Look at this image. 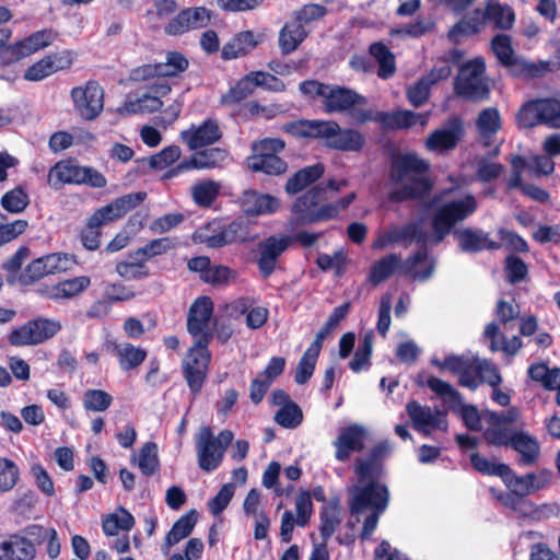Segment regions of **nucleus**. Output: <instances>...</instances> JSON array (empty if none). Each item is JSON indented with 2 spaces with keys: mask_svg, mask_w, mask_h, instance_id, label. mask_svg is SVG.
<instances>
[{
  "mask_svg": "<svg viewBox=\"0 0 560 560\" xmlns=\"http://www.w3.org/2000/svg\"><path fill=\"white\" fill-rule=\"evenodd\" d=\"M366 430L360 424H349L342 428L332 442L335 446V458L338 462H347L352 453H360L364 450Z\"/></svg>",
  "mask_w": 560,
  "mask_h": 560,
  "instance_id": "24",
  "label": "nucleus"
},
{
  "mask_svg": "<svg viewBox=\"0 0 560 560\" xmlns=\"http://www.w3.org/2000/svg\"><path fill=\"white\" fill-rule=\"evenodd\" d=\"M458 246L464 253H478L483 249L497 250L501 248V243L489 238L488 233L481 230L466 228L455 232Z\"/></svg>",
  "mask_w": 560,
  "mask_h": 560,
  "instance_id": "32",
  "label": "nucleus"
},
{
  "mask_svg": "<svg viewBox=\"0 0 560 560\" xmlns=\"http://www.w3.org/2000/svg\"><path fill=\"white\" fill-rule=\"evenodd\" d=\"M71 98L78 115L85 120H93L104 108V91L97 81L90 80L84 86H74Z\"/></svg>",
  "mask_w": 560,
  "mask_h": 560,
  "instance_id": "14",
  "label": "nucleus"
},
{
  "mask_svg": "<svg viewBox=\"0 0 560 560\" xmlns=\"http://www.w3.org/2000/svg\"><path fill=\"white\" fill-rule=\"evenodd\" d=\"M223 133L215 119L207 118L200 125H191L180 132L182 141L189 150H198L219 142Z\"/></svg>",
  "mask_w": 560,
  "mask_h": 560,
  "instance_id": "23",
  "label": "nucleus"
},
{
  "mask_svg": "<svg viewBox=\"0 0 560 560\" xmlns=\"http://www.w3.org/2000/svg\"><path fill=\"white\" fill-rule=\"evenodd\" d=\"M389 491L386 485L370 480L364 486L354 487L349 502L351 514H360L366 510L384 512L388 505Z\"/></svg>",
  "mask_w": 560,
  "mask_h": 560,
  "instance_id": "13",
  "label": "nucleus"
},
{
  "mask_svg": "<svg viewBox=\"0 0 560 560\" xmlns=\"http://www.w3.org/2000/svg\"><path fill=\"white\" fill-rule=\"evenodd\" d=\"M118 511L120 514H107L102 521L103 533L108 537L118 535L119 530L130 532L136 525L133 515L127 509L119 506Z\"/></svg>",
  "mask_w": 560,
  "mask_h": 560,
  "instance_id": "41",
  "label": "nucleus"
},
{
  "mask_svg": "<svg viewBox=\"0 0 560 560\" xmlns=\"http://www.w3.org/2000/svg\"><path fill=\"white\" fill-rule=\"evenodd\" d=\"M430 163L415 152L398 153L390 159V180L395 184L409 178L408 183L389 191L388 199L394 203L407 200H420L427 197L433 188L431 179L427 176Z\"/></svg>",
  "mask_w": 560,
  "mask_h": 560,
  "instance_id": "1",
  "label": "nucleus"
},
{
  "mask_svg": "<svg viewBox=\"0 0 560 560\" xmlns=\"http://www.w3.org/2000/svg\"><path fill=\"white\" fill-rule=\"evenodd\" d=\"M504 272L506 280L511 284H516L527 278L528 267L521 257L516 255H509L504 261Z\"/></svg>",
  "mask_w": 560,
  "mask_h": 560,
  "instance_id": "55",
  "label": "nucleus"
},
{
  "mask_svg": "<svg viewBox=\"0 0 560 560\" xmlns=\"http://www.w3.org/2000/svg\"><path fill=\"white\" fill-rule=\"evenodd\" d=\"M537 100L524 103L516 114V122L520 128L530 129L540 125Z\"/></svg>",
  "mask_w": 560,
  "mask_h": 560,
  "instance_id": "59",
  "label": "nucleus"
},
{
  "mask_svg": "<svg viewBox=\"0 0 560 560\" xmlns=\"http://www.w3.org/2000/svg\"><path fill=\"white\" fill-rule=\"evenodd\" d=\"M469 459L472 468L485 476H495L503 480L504 476L510 474L508 464L489 460L478 452L471 453Z\"/></svg>",
  "mask_w": 560,
  "mask_h": 560,
  "instance_id": "47",
  "label": "nucleus"
},
{
  "mask_svg": "<svg viewBox=\"0 0 560 560\" xmlns=\"http://www.w3.org/2000/svg\"><path fill=\"white\" fill-rule=\"evenodd\" d=\"M90 284L91 279L88 276H79L59 281L51 289V298L56 300L72 299L85 291Z\"/></svg>",
  "mask_w": 560,
  "mask_h": 560,
  "instance_id": "44",
  "label": "nucleus"
},
{
  "mask_svg": "<svg viewBox=\"0 0 560 560\" xmlns=\"http://www.w3.org/2000/svg\"><path fill=\"white\" fill-rule=\"evenodd\" d=\"M283 130L295 138L320 140L326 148L340 152H360L366 144L360 130L341 128L335 120L300 119L285 124Z\"/></svg>",
  "mask_w": 560,
  "mask_h": 560,
  "instance_id": "2",
  "label": "nucleus"
},
{
  "mask_svg": "<svg viewBox=\"0 0 560 560\" xmlns=\"http://www.w3.org/2000/svg\"><path fill=\"white\" fill-rule=\"evenodd\" d=\"M511 448L520 454V466H534L540 455V446L535 438L524 431L514 432V441Z\"/></svg>",
  "mask_w": 560,
  "mask_h": 560,
  "instance_id": "36",
  "label": "nucleus"
},
{
  "mask_svg": "<svg viewBox=\"0 0 560 560\" xmlns=\"http://www.w3.org/2000/svg\"><path fill=\"white\" fill-rule=\"evenodd\" d=\"M477 128L482 136H492L501 129V117L498 108L482 109L477 118Z\"/></svg>",
  "mask_w": 560,
  "mask_h": 560,
  "instance_id": "51",
  "label": "nucleus"
},
{
  "mask_svg": "<svg viewBox=\"0 0 560 560\" xmlns=\"http://www.w3.org/2000/svg\"><path fill=\"white\" fill-rule=\"evenodd\" d=\"M501 382L498 369L477 357L468 358L458 375V384L470 390H476L483 383L498 387Z\"/></svg>",
  "mask_w": 560,
  "mask_h": 560,
  "instance_id": "17",
  "label": "nucleus"
},
{
  "mask_svg": "<svg viewBox=\"0 0 560 560\" xmlns=\"http://www.w3.org/2000/svg\"><path fill=\"white\" fill-rule=\"evenodd\" d=\"M213 316V302L211 298L202 295L198 296L190 305L187 314V331L194 340L208 338L213 339V327L211 318Z\"/></svg>",
  "mask_w": 560,
  "mask_h": 560,
  "instance_id": "18",
  "label": "nucleus"
},
{
  "mask_svg": "<svg viewBox=\"0 0 560 560\" xmlns=\"http://www.w3.org/2000/svg\"><path fill=\"white\" fill-rule=\"evenodd\" d=\"M48 184L56 190L65 185H86L91 188H104L106 177L92 166H81L74 160H61L48 172Z\"/></svg>",
  "mask_w": 560,
  "mask_h": 560,
  "instance_id": "6",
  "label": "nucleus"
},
{
  "mask_svg": "<svg viewBox=\"0 0 560 560\" xmlns=\"http://www.w3.org/2000/svg\"><path fill=\"white\" fill-rule=\"evenodd\" d=\"M19 475V467L13 460L0 457V492L11 490L16 485Z\"/></svg>",
  "mask_w": 560,
  "mask_h": 560,
  "instance_id": "62",
  "label": "nucleus"
},
{
  "mask_svg": "<svg viewBox=\"0 0 560 560\" xmlns=\"http://www.w3.org/2000/svg\"><path fill=\"white\" fill-rule=\"evenodd\" d=\"M35 556L36 548L20 535H13L0 545V560H33Z\"/></svg>",
  "mask_w": 560,
  "mask_h": 560,
  "instance_id": "37",
  "label": "nucleus"
},
{
  "mask_svg": "<svg viewBox=\"0 0 560 560\" xmlns=\"http://www.w3.org/2000/svg\"><path fill=\"white\" fill-rule=\"evenodd\" d=\"M369 55L377 62V75L383 80L392 78L396 72L394 52L383 42H374L369 46Z\"/></svg>",
  "mask_w": 560,
  "mask_h": 560,
  "instance_id": "38",
  "label": "nucleus"
},
{
  "mask_svg": "<svg viewBox=\"0 0 560 560\" xmlns=\"http://www.w3.org/2000/svg\"><path fill=\"white\" fill-rule=\"evenodd\" d=\"M233 438L234 434L231 430H222L214 436L210 427H202L196 436V448L200 469L211 472L219 468Z\"/></svg>",
  "mask_w": 560,
  "mask_h": 560,
  "instance_id": "9",
  "label": "nucleus"
},
{
  "mask_svg": "<svg viewBox=\"0 0 560 560\" xmlns=\"http://www.w3.org/2000/svg\"><path fill=\"white\" fill-rule=\"evenodd\" d=\"M113 400V396L103 389H88L83 394V407L88 411H105L112 406Z\"/></svg>",
  "mask_w": 560,
  "mask_h": 560,
  "instance_id": "49",
  "label": "nucleus"
},
{
  "mask_svg": "<svg viewBox=\"0 0 560 560\" xmlns=\"http://www.w3.org/2000/svg\"><path fill=\"white\" fill-rule=\"evenodd\" d=\"M285 149L284 140L280 138H264L254 141L250 145V155L246 159V165L253 173H261L268 176H281L288 171V163L279 156Z\"/></svg>",
  "mask_w": 560,
  "mask_h": 560,
  "instance_id": "5",
  "label": "nucleus"
},
{
  "mask_svg": "<svg viewBox=\"0 0 560 560\" xmlns=\"http://www.w3.org/2000/svg\"><path fill=\"white\" fill-rule=\"evenodd\" d=\"M195 243L205 244L208 248H221L232 244L229 233L220 221H212L203 224L192 234Z\"/></svg>",
  "mask_w": 560,
  "mask_h": 560,
  "instance_id": "35",
  "label": "nucleus"
},
{
  "mask_svg": "<svg viewBox=\"0 0 560 560\" xmlns=\"http://www.w3.org/2000/svg\"><path fill=\"white\" fill-rule=\"evenodd\" d=\"M56 37L57 33L55 31L50 28H45L34 32L33 34L21 40L27 56H31L32 54L51 45Z\"/></svg>",
  "mask_w": 560,
  "mask_h": 560,
  "instance_id": "50",
  "label": "nucleus"
},
{
  "mask_svg": "<svg viewBox=\"0 0 560 560\" xmlns=\"http://www.w3.org/2000/svg\"><path fill=\"white\" fill-rule=\"evenodd\" d=\"M210 20L211 11L207 8H186L168 21L164 27V31L167 35L177 36L191 30L206 27Z\"/></svg>",
  "mask_w": 560,
  "mask_h": 560,
  "instance_id": "20",
  "label": "nucleus"
},
{
  "mask_svg": "<svg viewBox=\"0 0 560 560\" xmlns=\"http://www.w3.org/2000/svg\"><path fill=\"white\" fill-rule=\"evenodd\" d=\"M425 385L446 402L460 405L462 395L450 383L431 375L427 378Z\"/></svg>",
  "mask_w": 560,
  "mask_h": 560,
  "instance_id": "52",
  "label": "nucleus"
},
{
  "mask_svg": "<svg viewBox=\"0 0 560 560\" xmlns=\"http://www.w3.org/2000/svg\"><path fill=\"white\" fill-rule=\"evenodd\" d=\"M182 155V149L177 144H171L165 147L160 152L151 155L149 165L153 170H165L173 165L175 162L179 160Z\"/></svg>",
  "mask_w": 560,
  "mask_h": 560,
  "instance_id": "56",
  "label": "nucleus"
},
{
  "mask_svg": "<svg viewBox=\"0 0 560 560\" xmlns=\"http://www.w3.org/2000/svg\"><path fill=\"white\" fill-rule=\"evenodd\" d=\"M187 268L191 272L199 273L200 280L211 285H226L236 272L228 266L211 265L208 256H196L188 260Z\"/></svg>",
  "mask_w": 560,
  "mask_h": 560,
  "instance_id": "25",
  "label": "nucleus"
},
{
  "mask_svg": "<svg viewBox=\"0 0 560 560\" xmlns=\"http://www.w3.org/2000/svg\"><path fill=\"white\" fill-rule=\"evenodd\" d=\"M275 421L285 429H295L303 421V412L296 402L282 406L275 415Z\"/></svg>",
  "mask_w": 560,
  "mask_h": 560,
  "instance_id": "53",
  "label": "nucleus"
},
{
  "mask_svg": "<svg viewBox=\"0 0 560 560\" xmlns=\"http://www.w3.org/2000/svg\"><path fill=\"white\" fill-rule=\"evenodd\" d=\"M60 329L58 322L37 317L12 329L8 335V342L14 347L35 346L52 338Z\"/></svg>",
  "mask_w": 560,
  "mask_h": 560,
  "instance_id": "11",
  "label": "nucleus"
},
{
  "mask_svg": "<svg viewBox=\"0 0 560 560\" xmlns=\"http://www.w3.org/2000/svg\"><path fill=\"white\" fill-rule=\"evenodd\" d=\"M368 100L365 96L357 93L354 90L341 85H329L328 91L323 100V109L327 114L352 112L355 105H365Z\"/></svg>",
  "mask_w": 560,
  "mask_h": 560,
  "instance_id": "22",
  "label": "nucleus"
},
{
  "mask_svg": "<svg viewBox=\"0 0 560 560\" xmlns=\"http://www.w3.org/2000/svg\"><path fill=\"white\" fill-rule=\"evenodd\" d=\"M198 521V512L192 509L189 510L187 513L182 515L172 526L171 530L167 533L163 549L165 552L168 551L171 547L179 542L182 539L188 537L194 527L196 526V523Z\"/></svg>",
  "mask_w": 560,
  "mask_h": 560,
  "instance_id": "39",
  "label": "nucleus"
},
{
  "mask_svg": "<svg viewBox=\"0 0 560 560\" xmlns=\"http://www.w3.org/2000/svg\"><path fill=\"white\" fill-rule=\"evenodd\" d=\"M463 122L454 117L448 122V128L436 129L425 140V148L429 151H450L456 148L463 136Z\"/></svg>",
  "mask_w": 560,
  "mask_h": 560,
  "instance_id": "27",
  "label": "nucleus"
},
{
  "mask_svg": "<svg viewBox=\"0 0 560 560\" xmlns=\"http://www.w3.org/2000/svg\"><path fill=\"white\" fill-rule=\"evenodd\" d=\"M291 235H270L257 244L256 264L262 279H268L276 270L278 259L291 246Z\"/></svg>",
  "mask_w": 560,
  "mask_h": 560,
  "instance_id": "15",
  "label": "nucleus"
},
{
  "mask_svg": "<svg viewBox=\"0 0 560 560\" xmlns=\"http://www.w3.org/2000/svg\"><path fill=\"white\" fill-rule=\"evenodd\" d=\"M540 125L560 129V100L556 97L536 98Z\"/></svg>",
  "mask_w": 560,
  "mask_h": 560,
  "instance_id": "46",
  "label": "nucleus"
},
{
  "mask_svg": "<svg viewBox=\"0 0 560 560\" xmlns=\"http://www.w3.org/2000/svg\"><path fill=\"white\" fill-rule=\"evenodd\" d=\"M295 511L296 525L300 527H305L306 525H308L314 512L310 490H301L298 493V495L295 497Z\"/></svg>",
  "mask_w": 560,
  "mask_h": 560,
  "instance_id": "60",
  "label": "nucleus"
},
{
  "mask_svg": "<svg viewBox=\"0 0 560 560\" xmlns=\"http://www.w3.org/2000/svg\"><path fill=\"white\" fill-rule=\"evenodd\" d=\"M155 450L156 444L154 442H147L140 450L138 465L141 472L147 477L154 475L160 468Z\"/></svg>",
  "mask_w": 560,
  "mask_h": 560,
  "instance_id": "57",
  "label": "nucleus"
},
{
  "mask_svg": "<svg viewBox=\"0 0 560 560\" xmlns=\"http://www.w3.org/2000/svg\"><path fill=\"white\" fill-rule=\"evenodd\" d=\"M428 258V249L423 246L421 249L409 256L402 264L397 254H387L376 260L370 268L369 282L378 285L387 280L398 268H401L406 275L411 273L419 264Z\"/></svg>",
  "mask_w": 560,
  "mask_h": 560,
  "instance_id": "12",
  "label": "nucleus"
},
{
  "mask_svg": "<svg viewBox=\"0 0 560 560\" xmlns=\"http://www.w3.org/2000/svg\"><path fill=\"white\" fill-rule=\"evenodd\" d=\"M256 88V82L252 72H249L236 81V83L221 96L220 104L229 106L236 105L252 95Z\"/></svg>",
  "mask_w": 560,
  "mask_h": 560,
  "instance_id": "43",
  "label": "nucleus"
},
{
  "mask_svg": "<svg viewBox=\"0 0 560 560\" xmlns=\"http://www.w3.org/2000/svg\"><path fill=\"white\" fill-rule=\"evenodd\" d=\"M147 194L137 191L120 196L109 203L96 209L86 220L79 232L82 246L89 252H95L101 246L102 228L114 222L144 201Z\"/></svg>",
  "mask_w": 560,
  "mask_h": 560,
  "instance_id": "4",
  "label": "nucleus"
},
{
  "mask_svg": "<svg viewBox=\"0 0 560 560\" xmlns=\"http://www.w3.org/2000/svg\"><path fill=\"white\" fill-rule=\"evenodd\" d=\"M262 39L264 35L256 34L253 31L240 32L223 46L221 57L224 60H232L245 56L255 49Z\"/></svg>",
  "mask_w": 560,
  "mask_h": 560,
  "instance_id": "31",
  "label": "nucleus"
},
{
  "mask_svg": "<svg viewBox=\"0 0 560 560\" xmlns=\"http://www.w3.org/2000/svg\"><path fill=\"white\" fill-rule=\"evenodd\" d=\"M319 533L324 542H327L340 524V503L338 498L330 499L319 511Z\"/></svg>",
  "mask_w": 560,
  "mask_h": 560,
  "instance_id": "40",
  "label": "nucleus"
},
{
  "mask_svg": "<svg viewBox=\"0 0 560 560\" xmlns=\"http://www.w3.org/2000/svg\"><path fill=\"white\" fill-rule=\"evenodd\" d=\"M325 173V165L317 162L298 170L284 184V191L289 196H295L319 180Z\"/></svg>",
  "mask_w": 560,
  "mask_h": 560,
  "instance_id": "30",
  "label": "nucleus"
},
{
  "mask_svg": "<svg viewBox=\"0 0 560 560\" xmlns=\"http://www.w3.org/2000/svg\"><path fill=\"white\" fill-rule=\"evenodd\" d=\"M192 151L194 153L187 156L191 171L221 168L229 159V151L219 147H206Z\"/></svg>",
  "mask_w": 560,
  "mask_h": 560,
  "instance_id": "33",
  "label": "nucleus"
},
{
  "mask_svg": "<svg viewBox=\"0 0 560 560\" xmlns=\"http://www.w3.org/2000/svg\"><path fill=\"white\" fill-rule=\"evenodd\" d=\"M71 257L65 253H51L33 259L24 269L25 283H34L48 275L63 272L69 268Z\"/></svg>",
  "mask_w": 560,
  "mask_h": 560,
  "instance_id": "19",
  "label": "nucleus"
},
{
  "mask_svg": "<svg viewBox=\"0 0 560 560\" xmlns=\"http://www.w3.org/2000/svg\"><path fill=\"white\" fill-rule=\"evenodd\" d=\"M208 338L194 340L182 361V373L190 394L198 396L207 381L211 362Z\"/></svg>",
  "mask_w": 560,
  "mask_h": 560,
  "instance_id": "8",
  "label": "nucleus"
},
{
  "mask_svg": "<svg viewBox=\"0 0 560 560\" xmlns=\"http://www.w3.org/2000/svg\"><path fill=\"white\" fill-rule=\"evenodd\" d=\"M0 203L10 213H21L27 208L30 197L22 186H16L1 197Z\"/></svg>",
  "mask_w": 560,
  "mask_h": 560,
  "instance_id": "48",
  "label": "nucleus"
},
{
  "mask_svg": "<svg viewBox=\"0 0 560 560\" xmlns=\"http://www.w3.org/2000/svg\"><path fill=\"white\" fill-rule=\"evenodd\" d=\"M240 205L245 214L257 217L276 213L281 206V201L270 194L247 189L240 198Z\"/></svg>",
  "mask_w": 560,
  "mask_h": 560,
  "instance_id": "26",
  "label": "nucleus"
},
{
  "mask_svg": "<svg viewBox=\"0 0 560 560\" xmlns=\"http://www.w3.org/2000/svg\"><path fill=\"white\" fill-rule=\"evenodd\" d=\"M355 197L352 191L334 202L323 203L327 200L324 184H315L292 202L291 224L304 226L338 219L340 212L347 210Z\"/></svg>",
  "mask_w": 560,
  "mask_h": 560,
  "instance_id": "3",
  "label": "nucleus"
},
{
  "mask_svg": "<svg viewBox=\"0 0 560 560\" xmlns=\"http://www.w3.org/2000/svg\"><path fill=\"white\" fill-rule=\"evenodd\" d=\"M406 411L412 421L416 430L422 432L424 435L430 434L427 427H432L439 430H446L447 420L439 410L433 415L428 407L421 406L417 400H411L406 405Z\"/></svg>",
  "mask_w": 560,
  "mask_h": 560,
  "instance_id": "28",
  "label": "nucleus"
},
{
  "mask_svg": "<svg viewBox=\"0 0 560 560\" xmlns=\"http://www.w3.org/2000/svg\"><path fill=\"white\" fill-rule=\"evenodd\" d=\"M106 349L117 358L122 371H130L140 366L147 359L148 352L141 347H136L130 342H117L109 340L106 342Z\"/></svg>",
  "mask_w": 560,
  "mask_h": 560,
  "instance_id": "29",
  "label": "nucleus"
},
{
  "mask_svg": "<svg viewBox=\"0 0 560 560\" xmlns=\"http://www.w3.org/2000/svg\"><path fill=\"white\" fill-rule=\"evenodd\" d=\"M327 14V8L318 3H307L292 14L304 27L312 22L322 20Z\"/></svg>",
  "mask_w": 560,
  "mask_h": 560,
  "instance_id": "63",
  "label": "nucleus"
},
{
  "mask_svg": "<svg viewBox=\"0 0 560 560\" xmlns=\"http://www.w3.org/2000/svg\"><path fill=\"white\" fill-rule=\"evenodd\" d=\"M163 102L158 96H153L151 93H144L136 101L126 103V110L129 114H144L154 113L161 109Z\"/></svg>",
  "mask_w": 560,
  "mask_h": 560,
  "instance_id": "61",
  "label": "nucleus"
},
{
  "mask_svg": "<svg viewBox=\"0 0 560 560\" xmlns=\"http://www.w3.org/2000/svg\"><path fill=\"white\" fill-rule=\"evenodd\" d=\"M486 20L502 31L512 28L515 14L509 5H502L498 0H488L485 8Z\"/></svg>",
  "mask_w": 560,
  "mask_h": 560,
  "instance_id": "42",
  "label": "nucleus"
},
{
  "mask_svg": "<svg viewBox=\"0 0 560 560\" xmlns=\"http://www.w3.org/2000/svg\"><path fill=\"white\" fill-rule=\"evenodd\" d=\"M478 208L474 195L467 194L462 199H453L443 202L433 213L431 226L434 232V241L442 242L452 233L458 222H463L472 215Z\"/></svg>",
  "mask_w": 560,
  "mask_h": 560,
  "instance_id": "7",
  "label": "nucleus"
},
{
  "mask_svg": "<svg viewBox=\"0 0 560 560\" xmlns=\"http://www.w3.org/2000/svg\"><path fill=\"white\" fill-rule=\"evenodd\" d=\"M221 185L212 179H206L197 183L191 188L194 202L203 208H209L220 195Z\"/></svg>",
  "mask_w": 560,
  "mask_h": 560,
  "instance_id": "45",
  "label": "nucleus"
},
{
  "mask_svg": "<svg viewBox=\"0 0 560 560\" xmlns=\"http://www.w3.org/2000/svg\"><path fill=\"white\" fill-rule=\"evenodd\" d=\"M416 113L409 109L383 112L373 109H354L352 118L362 125L368 121L378 122L383 130H401L415 126Z\"/></svg>",
  "mask_w": 560,
  "mask_h": 560,
  "instance_id": "16",
  "label": "nucleus"
},
{
  "mask_svg": "<svg viewBox=\"0 0 560 560\" xmlns=\"http://www.w3.org/2000/svg\"><path fill=\"white\" fill-rule=\"evenodd\" d=\"M188 59L179 51H168L166 60L159 62L160 74L163 78L176 77L188 68Z\"/></svg>",
  "mask_w": 560,
  "mask_h": 560,
  "instance_id": "54",
  "label": "nucleus"
},
{
  "mask_svg": "<svg viewBox=\"0 0 560 560\" xmlns=\"http://www.w3.org/2000/svg\"><path fill=\"white\" fill-rule=\"evenodd\" d=\"M486 63L482 58L467 61L459 68L454 81L455 93L467 101L479 102L488 100L490 89L483 78Z\"/></svg>",
  "mask_w": 560,
  "mask_h": 560,
  "instance_id": "10",
  "label": "nucleus"
},
{
  "mask_svg": "<svg viewBox=\"0 0 560 560\" xmlns=\"http://www.w3.org/2000/svg\"><path fill=\"white\" fill-rule=\"evenodd\" d=\"M389 447L386 442H380L374 445L365 458L358 457L354 462V472L360 483L378 481L384 472V458Z\"/></svg>",
  "mask_w": 560,
  "mask_h": 560,
  "instance_id": "21",
  "label": "nucleus"
},
{
  "mask_svg": "<svg viewBox=\"0 0 560 560\" xmlns=\"http://www.w3.org/2000/svg\"><path fill=\"white\" fill-rule=\"evenodd\" d=\"M318 357L319 354L305 350L294 372V382L296 384L303 385L311 380L314 374Z\"/></svg>",
  "mask_w": 560,
  "mask_h": 560,
  "instance_id": "58",
  "label": "nucleus"
},
{
  "mask_svg": "<svg viewBox=\"0 0 560 560\" xmlns=\"http://www.w3.org/2000/svg\"><path fill=\"white\" fill-rule=\"evenodd\" d=\"M119 277L127 280H138L150 275L149 268L142 261H118L115 268Z\"/></svg>",
  "mask_w": 560,
  "mask_h": 560,
  "instance_id": "64",
  "label": "nucleus"
},
{
  "mask_svg": "<svg viewBox=\"0 0 560 560\" xmlns=\"http://www.w3.org/2000/svg\"><path fill=\"white\" fill-rule=\"evenodd\" d=\"M310 31L294 16L279 32L278 44L282 55H290L307 38Z\"/></svg>",
  "mask_w": 560,
  "mask_h": 560,
  "instance_id": "34",
  "label": "nucleus"
}]
</instances>
